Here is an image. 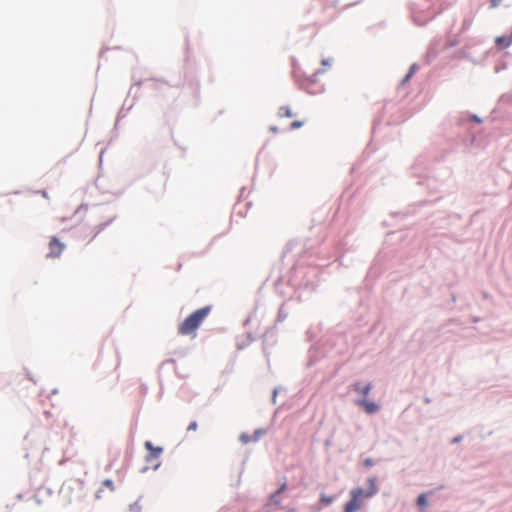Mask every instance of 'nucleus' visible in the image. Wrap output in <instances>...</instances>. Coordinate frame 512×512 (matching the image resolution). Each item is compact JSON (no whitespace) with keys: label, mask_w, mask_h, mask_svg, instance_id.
I'll return each instance as SVG.
<instances>
[{"label":"nucleus","mask_w":512,"mask_h":512,"mask_svg":"<svg viewBox=\"0 0 512 512\" xmlns=\"http://www.w3.org/2000/svg\"><path fill=\"white\" fill-rule=\"evenodd\" d=\"M502 0H491L490 5L491 7L495 8L497 7Z\"/></svg>","instance_id":"obj_15"},{"label":"nucleus","mask_w":512,"mask_h":512,"mask_svg":"<svg viewBox=\"0 0 512 512\" xmlns=\"http://www.w3.org/2000/svg\"><path fill=\"white\" fill-rule=\"evenodd\" d=\"M101 493H102V490H99V491L96 493V497H97L98 499H100V498H101Z\"/></svg>","instance_id":"obj_19"},{"label":"nucleus","mask_w":512,"mask_h":512,"mask_svg":"<svg viewBox=\"0 0 512 512\" xmlns=\"http://www.w3.org/2000/svg\"><path fill=\"white\" fill-rule=\"evenodd\" d=\"M40 193H41V195H42L44 198H48V194H47V192H46V191H44V190H43V191H41Z\"/></svg>","instance_id":"obj_18"},{"label":"nucleus","mask_w":512,"mask_h":512,"mask_svg":"<svg viewBox=\"0 0 512 512\" xmlns=\"http://www.w3.org/2000/svg\"><path fill=\"white\" fill-rule=\"evenodd\" d=\"M413 73H414V66L411 67L410 72L406 75L405 81L410 79Z\"/></svg>","instance_id":"obj_17"},{"label":"nucleus","mask_w":512,"mask_h":512,"mask_svg":"<svg viewBox=\"0 0 512 512\" xmlns=\"http://www.w3.org/2000/svg\"><path fill=\"white\" fill-rule=\"evenodd\" d=\"M353 389L357 393H359V394L363 395L364 397H366V396H368V394L370 393V391L372 389V384L368 383V384L362 385L361 383H355L353 385Z\"/></svg>","instance_id":"obj_5"},{"label":"nucleus","mask_w":512,"mask_h":512,"mask_svg":"<svg viewBox=\"0 0 512 512\" xmlns=\"http://www.w3.org/2000/svg\"><path fill=\"white\" fill-rule=\"evenodd\" d=\"M211 311L210 306L197 309L191 313L178 327V333L184 336L196 337V331Z\"/></svg>","instance_id":"obj_2"},{"label":"nucleus","mask_w":512,"mask_h":512,"mask_svg":"<svg viewBox=\"0 0 512 512\" xmlns=\"http://www.w3.org/2000/svg\"><path fill=\"white\" fill-rule=\"evenodd\" d=\"M145 448L150 451V456L151 457L157 458L162 453V448H160V447H153L151 442H146L145 443Z\"/></svg>","instance_id":"obj_7"},{"label":"nucleus","mask_w":512,"mask_h":512,"mask_svg":"<svg viewBox=\"0 0 512 512\" xmlns=\"http://www.w3.org/2000/svg\"><path fill=\"white\" fill-rule=\"evenodd\" d=\"M286 487H287V486H286V483H283V484L280 486V488L277 490L276 495H278V494H280V493L284 492V491L286 490Z\"/></svg>","instance_id":"obj_14"},{"label":"nucleus","mask_w":512,"mask_h":512,"mask_svg":"<svg viewBox=\"0 0 512 512\" xmlns=\"http://www.w3.org/2000/svg\"><path fill=\"white\" fill-rule=\"evenodd\" d=\"M278 116L280 118H291L294 116V114L288 106H282L278 110Z\"/></svg>","instance_id":"obj_8"},{"label":"nucleus","mask_w":512,"mask_h":512,"mask_svg":"<svg viewBox=\"0 0 512 512\" xmlns=\"http://www.w3.org/2000/svg\"><path fill=\"white\" fill-rule=\"evenodd\" d=\"M302 125H303V122H301V121H294V122H292L290 124V129L291 130H295V129H298V128L302 127Z\"/></svg>","instance_id":"obj_12"},{"label":"nucleus","mask_w":512,"mask_h":512,"mask_svg":"<svg viewBox=\"0 0 512 512\" xmlns=\"http://www.w3.org/2000/svg\"><path fill=\"white\" fill-rule=\"evenodd\" d=\"M417 503L419 506L424 507L427 505V499L425 494H421L418 497Z\"/></svg>","instance_id":"obj_10"},{"label":"nucleus","mask_w":512,"mask_h":512,"mask_svg":"<svg viewBox=\"0 0 512 512\" xmlns=\"http://www.w3.org/2000/svg\"><path fill=\"white\" fill-rule=\"evenodd\" d=\"M496 45L501 48H507L512 44V32L509 36H499L495 39Z\"/></svg>","instance_id":"obj_6"},{"label":"nucleus","mask_w":512,"mask_h":512,"mask_svg":"<svg viewBox=\"0 0 512 512\" xmlns=\"http://www.w3.org/2000/svg\"><path fill=\"white\" fill-rule=\"evenodd\" d=\"M64 244L61 243L57 237H52L49 242V257H59L64 250Z\"/></svg>","instance_id":"obj_3"},{"label":"nucleus","mask_w":512,"mask_h":512,"mask_svg":"<svg viewBox=\"0 0 512 512\" xmlns=\"http://www.w3.org/2000/svg\"><path fill=\"white\" fill-rule=\"evenodd\" d=\"M103 486L108 488L110 491H114V489H115L112 480H109V479H106L105 481H103Z\"/></svg>","instance_id":"obj_11"},{"label":"nucleus","mask_w":512,"mask_h":512,"mask_svg":"<svg viewBox=\"0 0 512 512\" xmlns=\"http://www.w3.org/2000/svg\"><path fill=\"white\" fill-rule=\"evenodd\" d=\"M334 501L333 496H327L325 494H322L320 497V503L323 505H330Z\"/></svg>","instance_id":"obj_9"},{"label":"nucleus","mask_w":512,"mask_h":512,"mask_svg":"<svg viewBox=\"0 0 512 512\" xmlns=\"http://www.w3.org/2000/svg\"><path fill=\"white\" fill-rule=\"evenodd\" d=\"M196 429H197V423L195 421L190 423V425L187 428L188 431H195Z\"/></svg>","instance_id":"obj_13"},{"label":"nucleus","mask_w":512,"mask_h":512,"mask_svg":"<svg viewBox=\"0 0 512 512\" xmlns=\"http://www.w3.org/2000/svg\"><path fill=\"white\" fill-rule=\"evenodd\" d=\"M413 73H414V66L411 67L410 72L406 75L405 81L410 79Z\"/></svg>","instance_id":"obj_16"},{"label":"nucleus","mask_w":512,"mask_h":512,"mask_svg":"<svg viewBox=\"0 0 512 512\" xmlns=\"http://www.w3.org/2000/svg\"><path fill=\"white\" fill-rule=\"evenodd\" d=\"M368 483L369 488L367 490L356 488L350 492L351 499L344 505V512H356L360 510L364 504V500L371 498L377 493L378 488L375 478H369Z\"/></svg>","instance_id":"obj_1"},{"label":"nucleus","mask_w":512,"mask_h":512,"mask_svg":"<svg viewBox=\"0 0 512 512\" xmlns=\"http://www.w3.org/2000/svg\"><path fill=\"white\" fill-rule=\"evenodd\" d=\"M322 63H323L324 65H328V62H327V61H325V60H323V62H322Z\"/></svg>","instance_id":"obj_21"},{"label":"nucleus","mask_w":512,"mask_h":512,"mask_svg":"<svg viewBox=\"0 0 512 512\" xmlns=\"http://www.w3.org/2000/svg\"><path fill=\"white\" fill-rule=\"evenodd\" d=\"M271 131L277 132V128L276 127H271Z\"/></svg>","instance_id":"obj_20"},{"label":"nucleus","mask_w":512,"mask_h":512,"mask_svg":"<svg viewBox=\"0 0 512 512\" xmlns=\"http://www.w3.org/2000/svg\"><path fill=\"white\" fill-rule=\"evenodd\" d=\"M356 403L361 406L367 414H374L379 411V405L366 398L360 399Z\"/></svg>","instance_id":"obj_4"}]
</instances>
